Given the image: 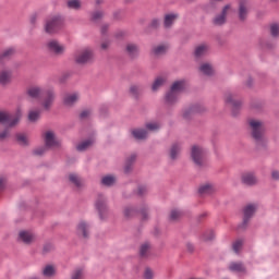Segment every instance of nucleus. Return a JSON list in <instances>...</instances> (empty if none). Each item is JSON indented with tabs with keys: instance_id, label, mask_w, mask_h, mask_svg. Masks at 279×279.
<instances>
[{
	"instance_id": "1",
	"label": "nucleus",
	"mask_w": 279,
	"mask_h": 279,
	"mask_svg": "<svg viewBox=\"0 0 279 279\" xmlns=\"http://www.w3.org/2000/svg\"><path fill=\"white\" fill-rule=\"evenodd\" d=\"M27 95L32 97L33 99H43V106L46 110H49L51 108V105L53 104V100L56 99V95L53 94V90H43L38 86H33L27 89Z\"/></svg>"
},
{
	"instance_id": "2",
	"label": "nucleus",
	"mask_w": 279,
	"mask_h": 279,
	"mask_svg": "<svg viewBox=\"0 0 279 279\" xmlns=\"http://www.w3.org/2000/svg\"><path fill=\"white\" fill-rule=\"evenodd\" d=\"M186 83L184 81L174 82L171 86L170 92L166 95L167 104H174L178 100V93L184 90Z\"/></svg>"
},
{
	"instance_id": "3",
	"label": "nucleus",
	"mask_w": 279,
	"mask_h": 279,
	"mask_svg": "<svg viewBox=\"0 0 279 279\" xmlns=\"http://www.w3.org/2000/svg\"><path fill=\"white\" fill-rule=\"evenodd\" d=\"M21 119V110H17L15 117L4 111H0V123H7L10 128H14Z\"/></svg>"
},
{
	"instance_id": "4",
	"label": "nucleus",
	"mask_w": 279,
	"mask_h": 279,
	"mask_svg": "<svg viewBox=\"0 0 279 279\" xmlns=\"http://www.w3.org/2000/svg\"><path fill=\"white\" fill-rule=\"evenodd\" d=\"M76 64H86L93 60V51L90 49L78 50L74 54Z\"/></svg>"
},
{
	"instance_id": "5",
	"label": "nucleus",
	"mask_w": 279,
	"mask_h": 279,
	"mask_svg": "<svg viewBox=\"0 0 279 279\" xmlns=\"http://www.w3.org/2000/svg\"><path fill=\"white\" fill-rule=\"evenodd\" d=\"M62 29V19L60 16H54L51 20H48L46 23V32L47 34H56Z\"/></svg>"
},
{
	"instance_id": "6",
	"label": "nucleus",
	"mask_w": 279,
	"mask_h": 279,
	"mask_svg": "<svg viewBox=\"0 0 279 279\" xmlns=\"http://www.w3.org/2000/svg\"><path fill=\"white\" fill-rule=\"evenodd\" d=\"M250 126L252 128V136L255 138L257 142L263 141V122L256 121V120H251L250 121Z\"/></svg>"
},
{
	"instance_id": "7",
	"label": "nucleus",
	"mask_w": 279,
	"mask_h": 279,
	"mask_svg": "<svg viewBox=\"0 0 279 279\" xmlns=\"http://www.w3.org/2000/svg\"><path fill=\"white\" fill-rule=\"evenodd\" d=\"M206 156V151L199 146H193L192 147V160L197 165L198 167H202L204 165V158Z\"/></svg>"
},
{
	"instance_id": "8",
	"label": "nucleus",
	"mask_w": 279,
	"mask_h": 279,
	"mask_svg": "<svg viewBox=\"0 0 279 279\" xmlns=\"http://www.w3.org/2000/svg\"><path fill=\"white\" fill-rule=\"evenodd\" d=\"M96 208L99 213L100 219H104V215H106L108 207L106 206V199L102 195H99L96 201Z\"/></svg>"
},
{
	"instance_id": "9",
	"label": "nucleus",
	"mask_w": 279,
	"mask_h": 279,
	"mask_svg": "<svg viewBox=\"0 0 279 279\" xmlns=\"http://www.w3.org/2000/svg\"><path fill=\"white\" fill-rule=\"evenodd\" d=\"M45 143L46 147H60V142L56 140V135L51 131L45 134Z\"/></svg>"
},
{
	"instance_id": "10",
	"label": "nucleus",
	"mask_w": 279,
	"mask_h": 279,
	"mask_svg": "<svg viewBox=\"0 0 279 279\" xmlns=\"http://www.w3.org/2000/svg\"><path fill=\"white\" fill-rule=\"evenodd\" d=\"M229 271H232L233 274H245L247 269L245 268V265L241 262H232L229 264Z\"/></svg>"
},
{
	"instance_id": "11",
	"label": "nucleus",
	"mask_w": 279,
	"mask_h": 279,
	"mask_svg": "<svg viewBox=\"0 0 279 279\" xmlns=\"http://www.w3.org/2000/svg\"><path fill=\"white\" fill-rule=\"evenodd\" d=\"M226 104H230L232 106L233 114H236L234 110H239L241 108V100H235L232 94H227L225 98Z\"/></svg>"
},
{
	"instance_id": "12",
	"label": "nucleus",
	"mask_w": 279,
	"mask_h": 279,
	"mask_svg": "<svg viewBox=\"0 0 279 279\" xmlns=\"http://www.w3.org/2000/svg\"><path fill=\"white\" fill-rule=\"evenodd\" d=\"M230 10V4H227L223 9L220 15H217L214 19L215 25H223L226 23V16L228 15V11Z\"/></svg>"
},
{
	"instance_id": "13",
	"label": "nucleus",
	"mask_w": 279,
	"mask_h": 279,
	"mask_svg": "<svg viewBox=\"0 0 279 279\" xmlns=\"http://www.w3.org/2000/svg\"><path fill=\"white\" fill-rule=\"evenodd\" d=\"M250 10L247 9V1L243 0L239 5V19L240 21H245L247 19V13Z\"/></svg>"
},
{
	"instance_id": "14",
	"label": "nucleus",
	"mask_w": 279,
	"mask_h": 279,
	"mask_svg": "<svg viewBox=\"0 0 279 279\" xmlns=\"http://www.w3.org/2000/svg\"><path fill=\"white\" fill-rule=\"evenodd\" d=\"M255 213H256V205H247L244 208V219H243L244 223H247L250 219H252Z\"/></svg>"
},
{
	"instance_id": "15",
	"label": "nucleus",
	"mask_w": 279,
	"mask_h": 279,
	"mask_svg": "<svg viewBox=\"0 0 279 279\" xmlns=\"http://www.w3.org/2000/svg\"><path fill=\"white\" fill-rule=\"evenodd\" d=\"M242 182L243 184H246V186H254L257 180L253 173L247 172L242 175Z\"/></svg>"
},
{
	"instance_id": "16",
	"label": "nucleus",
	"mask_w": 279,
	"mask_h": 279,
	"mask_svg": "<svg viewBox=\"0 0 279 279\" xmlns=\"http://www.w3.org/2000/svg\"><path fill=\"white\" fill-rule=\"evenodd\" d=\"M48 49L53 51V53H62L64 51V47L60 46L56 40L48 43Z\"/></svg>"
},
{
	"instance_id": "17",
	"label": "nucleus",
	"mask_w": 279,
	"mask_h": 279,
	"mask_svg": "<svg viewBox=\"0 0 279 279\" xmlns=\"http://www.w3.org/2000/svg\"><path fill=\"white\" fill-rule=\"evenodd\" d=\"M77 99H78L77 94H68L64 97L63 102L65 106H73L75 101H77Z\"/></svg>"
},
{
	"instance_id": "18",
	"label": "nucleus",
	"mask_w": 279,
	"mask_h": 279,
	"mask_svg": "<svg viewBox=\"0 0 279 279\" xmlns=\"http://www.w3.org/2000/svg\"><path fill=\"white\" fill-rule=\"evenodd\" d=\"M132 134L134 138H137V141H143L144 138H147V131L143 129L133 130Z\"/></svg>"
},
{
	"instance_id": "19",
	"label": "nucleus",
	"mask_w": 279,
	"mask_h": 279,
	"mask_svg": "<svg viewBox=\"0 0 279 279\" xmlns=\"http://www.w3.org/2000/svg\"><path fill=\"white\" fill-rule=\"evenodd\" d=\"M20 239L23 243H32V241H34V234L29 231H22L20 232Z\"/></svg>"
},
{
	"instance_id": "20",
	"label": "nucleus",
	"mask_w": 279,
	"mask_h": 279,
	"mask_svg": "<svg viewBox=\"0 0 279 279\" xmlns=\"http://www.w3.org/2000/svg\"><path fill=\"white\" fill-rule=\"evenodd\" d=\"M208 53V47L206 45H201L195 49V58H202Z\"/></svg>"
},
{
	"instance_id": "21",
	"label": "nucleus",
	"mask_w": 279,
	"mask_h": 279,
	"mask_svg": "<svg viewBox=\"0 0 279 279\" xmlns=\"http://www.w3.org/2000/svg\"><path fill=\"white\" fill-rule=\"evenodd\" d=\"M199 195H211L215 192V187L210 184H206L199 187Z\"/></svg>"
},
{
	"instance_id": "22",
	"label": "nucleus",
	"mask_w": 279,
	"mask_h": 279,
	"mask_svg": "<svg viewBox=\"0 0 279 279\" xmlns=\"http://www.w3.org/2000/svg\"><path fill=\"white\" fill-rule=\"evenodd\" d=\"M175 19H178V14H167L165 16V22H163L165 27H170L171 25H173V22L175 21Z\"/></svg>"
},
{
	"instance_id": "23",
	"label": "nucleus",
	"mask_w": 279,
	"mask_h": 279,
	"mask_svg": "<svg viewBox=\"0 0 279 279\" xmlns=\"http://www.w3.org/2000/svg\"><path fill=\"white\" fill-rule=\"evenodd\" d=\"M126 51H128L129 56H131V58H134V56H137V53H138V47L134 44H129L126 46Z\"/></svg>"
},
{
	"instance_id": "24",
	"label": "nucleus",
	"mask_w": 279,
	"mask_h": 279,
	"mask_svg": "<svg viewBox=\"0 0 279 279\" xmlns=\"http://www.w3.org/2000/svg\"><path fill=\"white\" fill-rule=\"evenodd\" d=\"M93 143H94L93 140H86V141L82 142L81 144H78L76 146V149H77V151H86V148L90 147V145H93Z\"/></svg>"
},
{
	"instance_id": "25",
	"label": "nucleus",
	"mask_w": 279,
	"mask_h": 279,
	"mask_svg": "<svg viewBox=\"0 0 279 279\" xmlns=\"http://www.w3.org/2000/svg\"><path fill=\"white\" fill-rule=\"evenodd\" d=\"M14 53H15L14 48H9V49L4 50V52L0 56V62L12 58V56H14Z\"/></svg>"
},
{
	"instance_id": "26",
	"label": "nucleus",
	"mask_w": 279,
	"mask_h": 279,
	"mask_svg": "<svg viewBox=\"0 0 279 279\" xmlns=\"http://www.w3.org/2000/svg\"><path fill=\"white\" fill-rule=\"evenodd\" d=\"M199 71L204 73V75H213V66L208 63H204L201 65Z\"/></svg>"
},
{
	"instance_id": "27",
	"label": "nucleus",
	"mask_w": 279,
	"mask_h": 279,
	"mask_svg": "<svg viewBox=\"0 0 279 279\" xmlns=\"http://www.w3.org/2000/svg\"><path fill=\"white\" fill-rule=\"evenodd\" d=\"M178 154H180V144H174L170 149V158L175 160V158H178Z\"/></svg>"
},
{
	"instance_id": "28",
	"label": "nucleus",
	"mask_w": 279,
	"mask_h": 279,
	"mask_svg": "<svg viewBox=\"0 0 279 279\" xmlns=\"http://www.w3.org/2000/svg\"><path fill=\"white\" fill-rule=\"evenodd\" d=\"M135 161H136V156L131 155V157L126 160V165L124 168L125 173H130V171H132V163H134Z\"/></svg>"
},
{
	"instance_id": "29",
	"label": "nucleus",
	"mask_w": 279,
	"mask_h": 279,
	"mask_svg": "<svg viewBox=\"0 0 279 279\" xmlns=\"http://www.w3.org/2000/svg\"><path fill=\"white\" fill-rule=\"evenodd\" d=\"M68 8L71 10H80V8H82V2L80 0H69Z\"/></svg>"
},
{
	"instance_id": "30",
	"label": "nucleus",
	"mask_w": 279,
	"mask_h": 279,
	"mask_svg": "<svg viewBox=\"0 0 279 279\" xmlns=\"http://www.w3.org/2000/svg\"><path fill=\"white\" fill-rule=\"evenodd\" d=\"M116 181H117V179H114V177H112V175H107V177H104V178H102L101 183H102L105 186H112V184H114Z\"/></svg>"
},
{
	"instance_id": "31",
	"label": "nucleus",
	"mask_w": 279,
	"mask_h": 279,
	"mask_svg": "<svg viewBox=\"0 0 279 279\" xmlns=\"http://www.w3.org/2000/svg\"><path fill=\"white\" fill-rule=\"evenodd\" d=\"M11 74L10 72L2 71L0 72V84H8L10 82Z\"/></svg>"
},
{
	"instance_id": "32",
	"label": "nucleus",
	"mask_w": 279,
	"mask_h": 279,
	"mask_svg": "<svg viewBox=\"0 0 279 279\" xmlns=\"http://www.w3.org/2000/svg\"><path fill=\"white\" fill-rule=\"evenodd\" d=\"M88 226L86 222H81L77 227V231L82 232L83 236L86 239L88 236Z\"/></svg>"
},
{
	"instance_id": "33",
	"label": "nucleus",
	"mask_w": 279,
	"mask_h": 279,
	"mask_svg": "<svg viewBox=\"0 0 279 279\" xmlns=\"http://www.w3.org/2000/svg\"><path fill=\"white\" fill-rule=\"evenodd\" d=\"M53 274H56V269L53 268V266L48 265L44 268L43 275L47 278H51Z\"/></svg>"
},
{
	"instance_id": "34",
	"label": "nucleus",
	"mask_w": 279,
	"mask_h": 279,
	"mask_svg": "<svg viewBox=\"0 0 279 279\" xmlns=\"http://www.w3.org/2000/svg\"><path fill=\"white\" fill-rule=\"evenodd\" d=\"M69 180L72 182V184H75V186H82V179H80L77 174H70Z\"/></svg>"
},
{
	"instance_id": "35",
	"label": "nucleus",
	"mask_w": 279,
	"mask_h": 279,
	"mask_svg": "<svg viewBox=\"0 0 279 279\" xmlns=\"http://www.w3.org/2000/svg\"><path fill=\"white\" fill-rule=\"evenodd\" d=\"M150 250V245L149 243H144L141 248H140V254L142 256V258H145L147 257V253L149 252Z\"/></svg>"
},
{
	"instance_id": "36",
	"label": "nucleus",
	"mask_w": 279,
	"mask_h": 279,
	"mask_svg": "<svg viewBox=\"0 0 279 279\" xmlns=\"http://www.w3.org/2000/svg\"><path fill=\"white\" fill-rule=\"evenodd\" d=\"M270 34L274 38H278L279 36V24L274 23L270 25Z\"/></svg>"
},
{
	"instance_id": "37",
	"label": "nucleus",
	"mask_w": 279,
	"mask_h": 279,
	"mask_svg": "<svg viewBox=\"0 0 279 279\" xmlns=\"http://www.w3.org/2000/svg\"><path fill=\"white\" fill-rule=\"evenodd\" d=\"M40 118V111H29L28 113V120L34 122V121H38V119Z\"/></svg>"
},
{
	"instance_id": "38",
	"label": "nucleus",
	"mask_w": 279,
	"mask_h": 279,
	"mask_svg": "<svg viewBox=\"0 0 279 279\" xmlns=\"http://www.w3.org/2000/svg\"><path fill=\"white\" fill-rule=\"evenodd\" d=\"M233 251L235 252V254H239V252H241V248L243 247V240H236L233 243Z\"/></svg>"
},
{
	"instance_id": "39",
	"label": "nucleus",
	"mask_w": 279,
	"mask_h": 279,
	"mask_svg": "<svg viewBox=\"0 0 279 279\" xmlns=\"http://www.w3.org/2000/svg\"><path fill=\"white\" fill-rule=\"evenodd\" d=\"M167 51V46H157L154 48V53L155 56H162V53H166Z\"/></svg>"
},
{
	"instance_id": "40",
	"label": "nucleus",
	"mask_w": 279,
	"mask_h": 279,
	"mask_svg": "<svg viewBox=\"0 0 279 279\" xmlns=\"http://www.w3.org/2000/svg\"><path fill=\"white\" fill-rule=\"evenodd\" d=\"M203 241H213L215 239V231L210 230L203 234Z\"/></svg>"
},
{
	"instance_id": "41",
	"label": "nucleus",
	"mask_w": 279,
	"mask_h": 279,
	"mask_svg": "<svg viewBox=\"0 0 279 279\" xmlns=\"http://www.w3.org/2000/svg\"><path fill=\"white\" fill-rule=\"evenodd\" d=\"M180 217H182V211H180V210L173 209V210L171 211V214H170V219H171L172 221H175V220L180 219Z\"/></svg>"
},
{
	"instance_id": "42",
	"label": "nucleus",
	"mask_w": 279,
	"mask_h": 279,
	"mask_svg": "<svg viewBox=\"0 0 279 279\" xmlns=\"http://www.w3.org/2000/svg\"><path fill=\"white\" fill-rule=\"evenodd\" d=\"M160 129V124L153 122L146 124V130H149L150 132H156V130Z\"/></svg>"
},
{
	"instance_id": "43",
	"label": "nucleus",
	"mask_w": 279,
	"mask_h": 279,
	"mask_svg": "<svg viewBox=\"0 0 279 279\" xmlns=\"http://www.w3.org/2000/svg\"><path fill=\"white\" fill-rule=\"evenodd\" d=\"M16 141L20 143V145H27V136H25V134H17Z\"/></svg>"
},
{
	"instance_id": "44",
	"label": "nucleus",
	"mask_w": 279,
	"mask_h": 279,
	"mask_svg": "<svg viewBox=\"0 0 279 279\" xmlns=\"http://www.w3.org/2000/svg\"><path fill=\"white\" fill-rule=\"evenodd\" d=\"M165 84V78L162 77H157L156 81L153 84V90H157L159 86Z\"/></svg>"
},
{
	"instance_id": "45",
	"label": "nucleus",
	"mask_w": 279,
	"mask_h": 279,
	"mask_svg": "<svg viewBox=\"0 0 279 279\" xmlns=\"http://www.w3.org/2000/svg\"><path fill=\"white\" fill-rule=\"evenodd\" d=\"M130 93H131V95H133V97H137L138 93H141V88H138V86H136V85H133L130 88Z\"/></svg>"
},
{
	"instance_id": "46",
	"label": "nucleus",
	"mask_w": 279,
	"mask_h": 279,
	"mask_svg": "<svg viewBox=\"0 0 279 279\" xmlns=\"http://www.w3.org/2000/svg\"><path fill=\"white\" fill-rule=\"evenodd\" d=\"M84 276V272L82 271V269H77L73 272L72 278L71 279H82Z\"/></svg>"
},
{
	"instance_id": "47",
	"label": "nucleus",
	"mask_w": 279,
	"mask_h": 279,
	"mask_svg": "<svg viewBox=\"0 0 279 279\" xmlns=\"http://www.w3.org/2000/svg\"><path fill=\"white\" fill-rule=\"evenodd\" d=\"M136 214V210H134V208H131V207H126L124 209V216L125 217H132L133 215Z\"/></svg>"
},
{
	"instance_id": "48",
	"label": "nucleus",
	"mask_w": 279,
	"mask_h": 279,
	"mask_svg": "<svg viewBox=\"0 0 279 279\" xmlns=\"http://www.w3.org/2000/svg\"><path fill=\"white\" fill-rule=\"evenodd\" d=\"M144 278L145 279H154V271H151V269L146 268L145 272H144Z\"/></svg>"
},
{
	"instance_id": "49",
	"label": "nucleus",
	"mask_w": 279,
	"mask_h": 279,
	"mask_svg": "<svg viewBox=\"0 0 279 279\" xmlns=\"http://www.w3.org/2000/svg\"><path fill=\"white\" fill-rule=\"evenodd\" d=\"M47 150L45 147H40L34 150L35 156H43L44 153Z\"/></svg>"
},
{
	"instance_id": "50",
	"label": "nucleus",
	"mask_w": 279,
	"mask_h": 279,
	"mask_svg": "<svg viewBox=\"0 0 279 279\" xmlns=\"http://www.w3.org/2000/svg\"><path fill=\"white\" fill-rule=\"evenodd\" d=\"M104 16V13L101 12H95L92 16L93 21H98V19H101Z\"/></svg>"
},
{
	"instance_id": "51",
	"label": "nucleus",
	"mask_w": 279,
	"mask_h": 279,
	"mask_svg": "<svg viewBox=\"0 0 279 279\" xmlns=\"http://www.w3.org/2000/svg\"><path fill=\"white\" fill-rule=\"evenodd\" d=\"M81 119H87V117H90V110H84L80 114Z\"/></svg>"
},
{
	"instance_id": "52",
	"label": "nucleus",
	"mask_w": 279,
	"mask_h": 279,
	"mask_svg": "<svg viewBox=\"0 0 279 279\" xmlns=\"http://www.w3.org/2000/svg\"><path fill=\"white\" fill-rule=\"evenodd\" d=\"M9 134H10V132H8V130L0 133V141H3V138H8Z\"/></svg>"
},
{
	"instance_id": "53",
	"label": "nucleus",
	"mask_w": 279,
	"mask_h": 279,
	"mask_svg": "<svg viewBox=\"0 0 279 279\" xmlns=\"http://www.w3.org/2000/svg\"><path fill=\"white\" fill-rule=\"evenodd\" d=\"M146 192H147V187H145V186L138 187V195H145Z\"/></svg>"
},
{
	"instance_id": "54",
	"label": "nucleus",
	"mask_w": 279,
	"mask_h": 279,
	"mask_svg": "<svg viewBox=\"0 0 279 279\" xmlns=\"http://www.w3.org/2000/svg\"><path fill=\"white\" fill-rule=\"evenodd\" d=\"M158 25H159L158 20H153L151 23H150L151 27H158Z\"/></svg>"
},
{
	"instance_id": "55",
	"label": "nucleus",
	"mask_w": 279,
	"mask_h": 279,
	"mask_svg": "<svg viewBox=\"0 0 279 279\" xmlns=\"http://www.w3.org/2000/svg\"><path fill=\"white\" fill-rule=\"evenodd\" d=\"M272 179L274 180H279V172L278 171H272Z\"/></svg>"
},
{
	"instance_id": "56",
	"label": "nucleus",
	"mask_w": 279,
	"mask_h": 279,
	"mask_svg": "<svg viewBox=\"0 0 279 279\" xmlns=\"http://www.w3.org/2000/svg\"><path fill=\"white\" fill-rule=\"evenodd\" d=\"M5 184V180L0 179V189H3V185Z\"/></svg>"
},
{
	"instance_id": "57",
	"label": "nucleus",
	"mask_w": 279,
	"mask_h": 279,
	"mask_svg": "<svg viewBox=\"0 0 279 279\" xmlns=\"http://www.w3.org/2000/svg\"><path fill=\"white\" fill-rule=\"evenodd\" d=\"M101 49H108V43H102L101 44Z\"/></svg>"
},
{
	"instance_id": "58",
	"label": "nucleus",
	"mask_w": 279,
	"mask_h": 279,
	"mask_svg": "<svg viewBox=\"0 0 279 279\" xmlns=\"http://www.w3.org/2000/svg\"><path fill=\"white\" fill-rule=\"evenodd\" d=\"M142 217H143V219H147V211L143 210L142 211Z\"/></svg>"
},
{
	"instance_id": "59",
	"label": "nucleus",
	"mask_w": 279,
	"mask_h": 279,
	"mask_svg": "<svg viewBox=\"0 0 279 279\" xmlns=\"http://www.w3.org/2000/svg\"><path fill=\"white\" fill-rule=\"evenodd\" d=\"M106 29H108V26H102L101 27V34H106Z\"/></svg>"
},
{
	"instance_id": "60",
	"label": "nucleus",
	"mask_w": 279,
	"mask_h": 279,
	"mask_svg": "<svg viewBox=\"0 0 279 279\" xmlns=\"http://www.w3.org/2000/svg\"><path fill=\"white\" fill-rule=\"evenodd\" d=\"M184 119H189V112L183 113Z\"/></svg>"
},
{
	"instance_id": "61",
	"label": "nucleus",
	"mask_w": 279,
	"mask_h": 279,
	"mask_svg": "<svg viewBox=\"0 0 279 279\" xmlns=\"http://www.w3.org/2000/svg\"><path fill=\"white\" fill-rule=\"evenodd\" d=\"M190 112H197V109H191Z\"/></svg>"
},
{
	"instance_id": "62",
	"label": "nucleus",
	"mask_w": 279,
	"mask_h": 279,
	"mask_svg": "<svg viewBox=\"0 0 279 279\" xmlns=\"http://www.w3.org/2000/svg\"><path fill=\"white\" fill-rule=\"evenodd\" d=\"M32 23H34V20H32Z\"/></svg>"
}]
</instances>
